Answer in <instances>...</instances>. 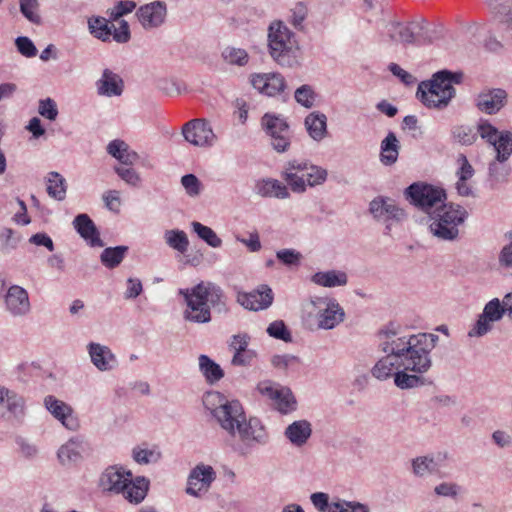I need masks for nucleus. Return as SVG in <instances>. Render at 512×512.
<instances>
[{
	"instance_id": "f257e3e1",
	"label": "nucleus",
	"mask_w": 512,
	"mask_h": 512,
	"mask_svg": "<svg viewBox=\"0 0 512 512\" xmlns=\"http://www.w3.org/2000/svg\"><path fill=\"white\" fill-rule=\"evenodd\" d=\"M179 294L184 297L187 305L183 317L192 323L210 322V308L223 304V291L212 282L201 281L190 289H180Z\"/></svg>"
},
{
	"instance_id": "f03ea898",
	"label": "nucleus",
	"mask_w": 512,
	"mask_h": 512,
	"mask_svg": "<svg viewBox=\"0 0 512 512\" xmlns=\"http://www.w3.org/2000/svg\"><path fill=\"white\" fill-rule=\"evenodd\" d=\"M268 46L271 57L280 66H300L302 55L295 34L282 21H273L269 25Z\"/></svg>"
},
{
	"instance_id": "7ed1b4c3",
	"label": "nucleus",
	"mask_w": 512,
	"mask_h": 512,
	"mask_svg": "<svg viewBox=\"0 0 512 512\" xmlns=\"http://www.w3.org/2000/svg\"><path fill=\"white\" fill-rule=\"evenodd\" d=\"M461 79V73L438 71L431 80L423 81L418 85L416 96L426 107L442 109L455 95L453 84L460 83Z\"/></svg>"
},
{
	"instance_id": "20e7f679",
	"label": "nucleus",
	"mask_w": 512,
	"mask_h": 512,
	"mask_svg": "<svg viewBox=\"0 0 512 512\" xmlns=\"http://www.w3.org/2000/svg\"><path fill=\"white\" fill-rule=\"evenodd\" d=\"M467 218L468 212L464 207L444 203L429 213V231L441 241H456Z\"/></svg>"
},
{
	"instance_id": "39448f33",
	"label": "nucleus",
	"mask_w": 512,
	"mask_h": 512,
	"mask_svg": "<svg viewBox=\"0 0 512 512\" xmlns=\"http://www.w3.org/2000/svg\"><path fill=\"white\" fill-rule=\"evenodd\" d=\"M325 168L314 165L307 160H289L281 172L282 179L292 192L302 194L307 187L322 185L327 180Z\"/></svg>"
},
{
	"instance_id": "423d86ee",
	"label": "nucleus",
	"mask_w": 512,
	"mask_h": 512,
	"mask_svg": "<svg viewBox=\"0 0 512 512\" xmlns=\"http://www.w3.org/2000/svg\"><path fill=\"white\" fill-rule=\"evenodd\" d=\"M203 404L223 430L236 435V425L246 417L238 400H228L222 393L212 391L204 395Z\"/></svg>"
},
{
	"instance_id": "0eeeda50",
	"label": "nucleus",
	"mask_w": 512,
	"mask_h": 512,
	"mask_svg": "<svg viewBox=\"0 0 512 512\" xmlns=\"http://www.w3.org/2000/svg\"><path fill=\"white\" fill-rule=\"evenodd\" d=\"M387 35L392 42L403 45H425L435 39V31L430 29L424 21L407 23L391 22L386 26Z\"/></svg>"
},
{
	"instance_id": "6e6552de",
	"label": "nucleus",
	"mask_w": 512,
	"mask_h": 512,
	"mask_svg": "<svg viewBox=\"0 0 512 512\" xmlns=\"http://www.w3.org/2000/svg\"><path fill=\"white\" fill-rule=\"evenodd\" d=\"M236 434L239 437V443L233 449L242 457L249 456L255 447L265 446L270 441L266 427L257 417H245L236 425Z\"/></svg>"
},
{
	"instance_id": "1a4fd4ad",
	"label": "nucleus",
	"mask_w": 512,
	"mask_h": 512,
	"mask_svg": "<svg viewBox=\"0 0 512 512\" xmlns=\"http://www.w3.org/2000/svg\"><path fill=\"white\" fill-rule=\"evenodd\" d=\"M380 335L386 338L381 343L383 352L400 359L404 369L419 373L418 360L414 358L417 356L414 352L416 350V347H414L415 341H413L414 335L398 337L397 332L392 329L382 330Z\"/></svg>"
},
{
	"instance_id": "9d476101",
	"label": "nucleus",
	"mask_w": 512,
	"mask_h": 512,
	"mask_svg": "<svg viewBox=\"0 0 512 512\" xmlns=\"http://www.w3.org/2000/svg\"><path fill=\"white\" fill-rule=\"evenodd\" d=\"M405 195L411 204L428 215L436 207L443 205L446 200V193L442 188L422 182L413 183L407 187Z\"/></svg>"
},
{
	"instance_id": "9b49d317",
	"label": "nucleus",
	"mask_w": 512,
	"mask_h": 512,
	"mask_svg": "<svg viewBox=\"0 0 512 512\" xmlns=\"http://www.w3.org/2000/svg\"><path fill=\"white\" fill-rule=\"evenodd\" d=\"M261 127L269 137V143L277 153H285L291 145V131L287 121L280 115L265 113Z\"/></svg>"
},
{
	"instance_id": "f8f14e48",
	"label": "nucleus",
	"mask_w": 512,
	"mask_h": 512,
	"mask_svg": "<svg viewBox=\"0 0 512 512\" xmlns=\"http://www.w3.org/2000/svg\"><path fill=\"white\" fill-rule=\"evenodd\" d=\"M506 314L503 304L498 298H493L484 306L483 312L472 329L469 330V337H482L492 330V324L500 321Z\"/></svg>"
},
{
	"instance_id": "ddd939ff",
	"label": "nucleus",
	"mask_w": 512,
	"mask_h": 512,
	"mask_svg": "<svg viewBox=\"0 0 512 512\" xmlns=\"http://www.w3.org/2000/svg\"><path fill=\"white\" fill-rule=\"evenodd\" d=\"M216 479V472L212 466L205 464L196 465L188 476L186 493L193 497H200L206 493Z\"/></svg>"
},
{
	"instance_id": "4468645a",
	"label": "nucleus",
	"mask_w": 512,
	"mask_h": 512,
	"mask_svg": "<svg viewBox=\"0 0 512 512\" xmlns=\"http://www.w3.org/2000/svg\"><path fill=\"white\" fill-rule=\"evenodd\" d=\"M182 134L187 142L198 147L211 146L215 140V134L205 119H193L185 123Z\"/></svg>"
},
{
	"instance_id": "2eb2a0df",
	"label": "nucleus",
	"mask_w": 512,
	"mask_h": 512,
	"mask_svg": "<svg viewBox=\"0 0 512 512\" xmlns=\"http://www.w3.org/2000/svg\"><path fill=\"white\" fill-rule=\"evenodd\" d=\"M272 289L266 285H259L251 292H238L237 302L245 309L259 311L269 308L273 303Z\"/></svg>"
},
{
	"instance_id": "dca6fc26",
	"label": "nucleus",
	"mask_w": 512,
	"mask_h": 512,
	"mask_svg": "<svg viewBox=\"0 0 512 512\" xmlns=\"http://www.w3.org/2000/svg\"><path fill=\"white\" fill-rule=\"evenodd\" d=\"M46 409L59 420L62 425L71 431H77L80 428V422L73 408L62 400L52 395L44 398Z\"/></svg>"
},
{
	"instance_id": "f3484780",
	"label": "nucleus",
	"mask_w": 512,
	"mask_h": 512,
	"mask_svg": "<svg viewBox=\"0 0 512 512\" xmlns=\"http://www.w3.org/2000/svg\"><path fill=\"white\" fill-rule=\"evenodd\" d=\"M318 305V328L330 330L344 321V309L335 299H320Z\"/></svg>"
},
{
	"instance_id": "a211bd4d",
	"label": "nucleus",
	"mask_w": 512,
	"mask_h": 512,
	"mask_svg": "<svg viewBox=\"0 0 512 512\" xmlns=\"http://www.w3.org/2000/svg\"><path fill=\"white\" fill-rule=\"evenodd\" d=\"M4 303L6 310L13 317H24L31 311L28 292L19 285H12L8 288Z\"/></svg>"
},
{
	"instance_id": "6ab92c4d",
	"label": "nucleus",
	"mask_w": 512,
	"mask_h": 512,
	"mask_svg": "<svg viewBox=\"0 0 512 512\" xmlns=\"http://www.w3.org/2000/svg\"><path fill=\"white\" fill-rule=\"evenodd\" d=\"M439 340L438 335L432 333H418L414 335L416 350L414 351L418 360L419 373H426L432 366L431 351L436 347Z\"/></svg>"
},
{
	"instance_id": "aec40b11",
	"label": "nucleus",
	"mask_w": 512,
	"mask_h": 512,
	"mask_svg": "<svg viewBox=\"0 0 512 512\" xmlns=\"http://www.w3.org/2000/svg\"><path fill=\"white\" fill-rule=\"evenodd\" d=\"M369 210L378 220L401 222L406 218L405 211L398 207L393 199L377 197L370 202Z\"/></svg>"
},
{
	"instance_id": "412c9836",
	"label": "nucleus",
	"mask_w": 512,
	"mask_h": 512,
	"mask_svg": "<svg viewBox=\"0 0 512 512\" xmlns=\"http://www.w3.org/2000/svg\"><path fill=\"white\" fill-rule=\"evenodd\" d=\"M507 103V92L501 88H492L477 95L476 107L481 112L493 115L498 113Z\"/></svg>"
},
{
	"instance_id": "4be33fe9",
	"label": "nucleus",
	"mask_w": 512,
	"mask_h": 512,
	"mask_svg": "<svg viewBox=\"0 0 512 512\" xmlns=\"http://www.w3.org/2000/svg\"><path fill=\"white\" fill-rule=\"evenodd\" d=\"M86 450L87 443L85 440L81 436H75L60 446L57 457L61 465L72 466L83 459V454Z\"/></svg>"
},
{
	"instance_id": "5701e85b",
	"label": "nucleus",
	"mask_w": 512,
	"mask_h": 512,
	"mask_svg": "<svg viewBox=\"0 0 512 512\" xmlns=\"http://www.w3.org/2000/svg\"><path fill=\"white\" fill-rule=\"evenodd\" d=\"M251 84L260 93L267 96L278 95L286 87L285 79L280 73L254 74L251 77Z\"/></svg>"
},
{
	"instance_id": "b1692460",
	"label": "nucleus",
	"mask_w": 512,
	"mask_h": 512,
	"mask_svg": "<svg viewBox=\"0 0 512 512\" xmlns=\"http://www.w3.org/2000/svg\"><path fill=\"white\" fill-rule=\"evenodd\" d=\"M24 399L14 391L0 386V415L20 420L24 416Z\"/></svg>"
},
{
	"instance_id": "393cba45",
	"label": "nucleus",
	"mask_w": 512,
	"mask_h": 512,
	"mask_svg": "<svg viewBox=\"0 0 512 512\" xmlns=\"http://www.w3.org/2000/svg\"><path fill=\"white\" fill-rule=\"evenodd\" d=\"M166 14V5L160 1L141 6L136 12L139 22L145 29H152L162 25Z\"/></svg>"
},
{
	"instance_id": "a878e982",
	"label": "nucleus",
	"mask_w": 512,
	"mask_h": 512,
	"mask_svg": "<svg viewBox=\"0 0 512 512\" xmlns=\"http://www.w3.org/2000/svg\"><path fill=\"white\" fill-rule=\"evenodd\" d=\"M87 350L91 362L99 371H111L118 366V360L108 346L90 342L87 346Z\"/></svg>"
},
{
	"instance_id": "bb28decb",
	"label": "nucleus",
	"mask_w": 512,
	"mask_h": 512,
	"mask_svg": "<svg viewBox=\"0 0 512 512\" xmlns=\"http://www.w3.org/2000/svg\"><path fill=\"white\" fill-rule=\"evenodd\" d=\"M125 488L120 491L124 498L132 504H140L147 496L150 482L144 476H138L132 479L131 471H127Z\"/></svg>"
},
{
	"instance_id": "cd10ccee",
	"label": "nucleus",
	"mask_w": 512,
	"mask_h": 512,
	"mask_svg": "<svg viewBox=\"0 0 512 512\" xmlns=\"http://www.w3.org/2000/svg\"><path fill=\"white\" fill-rule=\"evenodd\" d=\"M73 226L78 234L88 243L91 247H103L104 242L100 238V233L87 214H79L73 220Z\"/></svg>"
},
{
	"instance_id": "c85d7f7f",
	"label": "nucleus",
	"mask_w": 512,
	"mask_h": 512,
	"mask_svg": "<svg viewBox=\"0 0 512 512\" xmlns=\"http://www.w3.org/2000/svg\"><path fill=\"white\" fill-rule=\"evenodd\" d=\"M96 88L101 96H120L124 90V82L118 74L110 69H104L101 78L96 82Z\"/></svg>"
},
{
	"instance_id": "c756f323",
	"label": "nucleus",
	"mask_w": 512,
	"mask_h": 512,
	"mask_svg": "<svg viewBox=\"0 0 512 512\" xmlns=\"http://www.w3.org/2000/svg\"><path fill=\"white\" fill-rule=\"evenodd\" d=\"M312 435V425L308 420H297L289 424L284 436L296 447L304 446Z\"/></svg>"
},
{
	"instance_id": "7c9ffc66",
	"label": "nucleus",
	"mask_w": 512,
	"mask_h": 512,
	"mask_svg": "<svg viewBox=\"0 0 512 512\" xmlns=\"http://www.w3.org/2000/svg\"><path fill=\"white\" fill-rule=\"evenodd\" d=\"M107 153L121 164L132 166L140 161V155L123 140L115 139L107 145Z\"/></svg>"
},
{
	"instance_id": "2f4dec72",
	"label": "nucleus",
	"mask_w": 512,
	"mask_h": 512,
	"mask_svg": "<svg viewBox=\"0 0 512 512\" xmlns=\"http://www.w3.org/2000/svg\"><path fill=\"white\" fill-rule=\"evenodd\" d=\"M256 193L261 197L287 199L290 197L288 187L277 179L267 178L256 183Z\"/></svg>"
},
{
	"instance_id": "473e14b6",
	"label": "nucleus",
	"mask_w": 512,
	"mask_h": 512,
	"mask_svg": "<svg viewBox=\"0 0 512 512\" xmlns=\"http://www.w3.org/2000/svg\"><path fill=\"white\" fill-rule=\"evenodd\" d=\"M126 472L114 466L108 467L101 475V486L104 490L120 493L125 488L126 478H128Z\"/></svg>"
},
{
	"instance_id": "72a5a7b5",
	"label": "nucleus",
	"mask_w": 512,
	"mask_h": 512,
	"mask_svg": "<svg viewBox=\"0 0 512 512\" xmlns=\"http://www.w3.org/2000/svg\"><path fill=\"white\" fill-rule=\"evenodd\" d=\"M400 368H404L402 361L396 358V356L387 354L375 363L371 369V374L376 379L382 381L394 376V373Z\"/></svg>"
},
{
	"instance_id": "f704fd0d",
	"label": "nucleus",
	"mask_w": 512,
	"mask_h": 512,
	"mask_svg": "<svg viewBox=\"0 0 512 512\" xmlns=\"http://www.w3.org/2000/svg\"><path fill=\"white\" fill-rule=\"evenodd\" d=\"M309 136L315 141H321L327 135V117L324 113L314 111L308 114L304 121Z\"/></svg>"
},
{
	"instance_id": "c9c22d12",
	"label": "nucleus",
	"mask_w": 512,
	"mask_h": 512,
	"mask_svg": "<svg viewBox=\"0 0 512 512\" xmlns=\"http://www.w3.org/2000/svg\"><path fill=\"white\" fill-rule=\"evenodd\" d=\"M380 161L385 166L396 163L400 150V143L395 133L389 132L380 144Z\"/></svg>"
},
{
	"instance_id": "e433bc0d",
	"label": "nucleus",
	"mask_w": 512,
	"mask_h": 512,
	"mask_svg": "<svg viewBox=\"0 0 512 512\" xmlns=\"http://www.w3.org/2000/svg\"><path fill=\"white\" fill-rule=\"evenodd\" d=\"M311 281L318 286L332 288L345 286L348 282V276L340 270L320 271L312 275Z\"/></svg>"
},
{
	"instance_id": "4c0bfd02",
	"label": "nucleus",
	"mask_w": 512,
	"mask_h": 512,
	"mask_svg": "<svg viewBox=\"0 0 512 512\" xmlns=\"http://www.w3.org/2000/svg\"><path fill=\"white\" fill-rule=\"evenodd\" d=\"M412 473L416 477H427L440 471V462L433 455L418 456L411 461Z\"/></svg>"
},
{
	"instance_id": "58836bf2",
	"label": "nucleus",
	"mask_w": 512,
	"mask_h": 512,
	"mask_svg": "<svg viewBox=\"0 0 512 512\" xmlns=\"http://www.w3.org/2000/svg\"><path fill=\"white\" fill-rule=\"evenodd\" d=\"M510 40V36L503 31V25L493 23L483 40V46L489 52L500 53L504 49V43Z\"/></svg>"
},
{
	"instance_id": "ea45409f",
	"label": "nucleus",
	"mask_w": 512,
	"mask_h": 512,
	"mask_svg": "<svg viewBox=\"0 0 512 512\" xmlns=\"http://www.w3.org/2000/svg\"><path fill=\"white\" fill-rule=\"evenodd\" d=\"M199 370L209 384H214L224 377V371L207 355H200L198 358Z\"/></svg>"
},
{
	"instance_id": "a19ab883",
	"label": "nucleus",
	"mask_w": 512,
	"mask_h": 512,
	"mask_svg": "<svg viewBox=\"0 0 512 512\" xmlns=\"http://www.w3.org/2000/svg\"><path fill=\"white\" fill-rule=\"evenodd\" d=\"M47 193L57 200L63 201L66 198L67 183L65 178L58 172L52 171L47 175Z\"/></svg>"
},
{
	"instance_id": "79ce46f5",
	"label": "nucleus",
	"mask_w": 512,
	"mask_h": 512,
	"mask_svg": "<svg viewBox=\"0 0 512 512\" xmlns=\"http://www.w3.org/2000/svg\"><path fill=\"white\" fill-rule=\"evenodd\" d=\"M128 250V246L124 245L105 248L100 255V261L106 268L114 269L121 264Z\"/></svg>"
},
{
	"instance_id": "37998d69",
	"label": "nucleus",
	"mask_w": 512,
	"mask_h": 512,
	"mask_svg": "<svg viewBox=\"0 0 512 512\" xmlns=\"http://www.w3.org/2000/svg\"><path fill=\"white\" fill-rule=\"evenodd\" d=\"M411 370L400 368L394 373V384L402 389H412L423 386L425 384L424 378L420 376L422 373L408 374Z\"/></svg>"
},
{
	"instance_id": "c03bdc74",
	"label": "nucleus",
	"mask_w": 512,
	"mask_h": 512,
	"mask_svg": "<svg viewBox=\"0 0 512 512\" xmlns=\"http://www.w3.org/2000/svg\"><path fill=\"white\" fill-rule=\"evenodd\" d=\"M164 239L166 244L177 252L181 254L187 252L189 239L184 231L179 229L166 230L164 233Z\"/></svg>"
},
{
	"instance_id": "a18cd8bd",
	"label": "nucleus",
	"mask_w": 512,
	"mask_h": 512,
	"mask_svg": "<svg viewBox=\"0 0 512 512\" xmlns=\"http://www.w3.org/2000/svg\"><path fill=\"white\" fill-rule=\"evenodd\" d=\"M508 160L499 161L495 157L488 165L489 178L495 183H504L508 181L511 174V166L507 163Z\"/></svg>"
},
{
	"instance_id": "49530a36",
	"label": "nucleus",
	"mask_w": 512,
	"mask_h": 512,
	"mask_svg": "<svg viewBox=\"0 0 512 512\" xmlns=\"http://www.w3.org/2000/svg\"><path fill=\"white\" fill-rule=\"evenodd\" d=\"M496 152L495 157L501 160H509L512 155V132L509 130L500 131L495 144H491Z\"/></svg>"
},
{
	"instance_id": "de8ad7c7",
	"label": "nucleus",
	"mask_w": 512,
	"mask_h": 512,
	"mask_svg": "<svg viewBox=\"0 0 512 512\" xmlns=\"http://www.w3.org/2000/svg\"><path fill=\"white\" fill-rule=\"evenodd\" d=\"M455 142L463 146L473 145L477 141V132L468 125H456L451 130Z\"/></svg>"
},
{
	"instance_id": "09e8293b",
	"label": "nucleus",
	"mask_w": 512,
	"mask_h": 512,
	"mask_svg": "<svg viewBox=\"0 0 512 512\" xmlns=\"http://www.w3.org/2000/svg\"><path fill=\"white\" fill-rule=\"evenodd\" d=\"M192 230L197 234V236L207 243L210 247L219 248L222 245L221 238L216 234V232L208 227L203 225L200 222L193 221L191 223Z\"/></svg>"
},
{
	"instance_id": "8fccbe9b",
	"label": "nucleus",
	"mask_w": 512,
	"mask_h": 512,
	"mask_svg": "<svg viewBox=\"0 0 512 512\" xmlns=\"http://www.w3.org/2000/svg\"><path fill=\"white\" fill-rule=\"evenodd\" d=\"M90 32L98 39L107 41L112 35L114 25H109V22L103 17L92 18L88 21Z\"/></svg>"
},
{
	"instance_id": "3c124183",
	"label": "nucleus",
	"mask_w": 512,
	"mask_h": 512,
	"mask_svg": "<svg viewBox=\"0 0 512 512\" xmlns=\"http://www.w3.org/2000/svg\"><path fill=\"white\" fill-rule=\"evenodd\" d=\"M38 0H19V8L22 15L31 23L40 25L42 18L39 13Z\"/></svg>"
},
{
	"instance_id": "603ef678",
	"label": "nucleus",
	"mask_w": 512,
	"mask_h": 512,
	"mask_svg": "<svg viewBox=\"0 0 512 512\" xmlns=\"http://www.w3.org/2000/svg\"><path fill=\"white\" fill-rule=\"evenodd\" d=\"M222 57L226 63L238 66H245L249 60L246 50L235 47H226L222 52Z\"/></svg>"
},
{
	"instance_id": "864d4df0",
	"label": "nucleus",
	"mask_w": 512,
	"mask_h": 512,
	"mask_svg": "<svg viewBox=\"0 0 512 512\" xmlns=\"http://www.w3.org/2000/svg\"><path fill=\"white\" fill-rule=\"evenodd\" d=\"M277 404V408L281 413H288L295 410L296 400L289 388H280L278 396L273 398Z\"/></svg>"
},
{
	"instance_id": "5fc2aeb1",
	"label": "nucleus",
	"mask_w": 512,
	"mask_h": 512,
	"mask_svg": "<svg viewBox=\"0 0 512 512\" xmlns=\"http://www.w3.org/2000/svg\"><path fill=\"white\" fill-rule=\"evenodd\" d=\"M477 137L480 136L488 144H495V140L499 137L500 131L490 123L487 119H480L476 126Z\"/></svg>"
},
{
	"instance_id": "6e6d98bb",
	"label": "nucleus",
	"mask_w": 512,
	"mask_h": 512,
	"mask_svg": "<svg viewBox=\"0 0 512 512\" xmlns=\"http://www.w3.org/2000/svg\"><path fill=\"white\" fill-rule=\"evenodd\" d=\"M133 459L138 464L156 463L161 459V452L157 449H143L136 447L133 449Z\"/></svg>"
},
{
	"instance_id": "4d7b16f0",
	"label": "nucleus",
	"mask_w": 512,
	"mask_h": 512,
	"mask_svg": "<svg viewBox=\"0 0 512 512\" xmlns=\"http://www.w3.org/2000/svg\"><path fill=\"white\" fill-rule=\"evenodd\" d=\"M315 92L310 85L304 84L296 89L294 98L298 104L305 108H311L315 102Z\"/></svg>"
},
{
	"instance_id": "13d9d810",
	"label": "nucleus",
	"mask_w": 512,
	"mask_h": 512,
	"mask_svg": "<svg viewBox=\"0 0 512 512\" xmlns=\"http://www.w3.org/2000/svg\"><path fill=\"white\" fill-rule=\"evenodd\" d=\"M266 331L270 337L275 339H279L284 342L292 341V335L282 320H276L270 323Z\"/></svg>"
},
{
	"instance_id": "bf43d9fd",
	"label": "nucleus",
	"mask_w": 512,
	"mask_h": 512,
	"mask_svg": "<svg viewBox=\"0 0 512 512\" xmlns=\"http://www.w3.org/2000/svg\"><path fill=\"white\" fill-rule=\"evenodd\" d=\"M329 512H370L368 506L356 501L334 502Z\"/></svg>"
},
{
	"instance_id": "052dcab7",
	"label": "nucleus",
	"mask_w": 512,
	"mask_h": 512,
	"mask_svg": "<svg viewBox=\"0 0 512 512\" xmlns=\"http://www.w3.org/2000/svg\"><path fill=\"white\" fill-rule=\"evenodd\" d=\"M38 113L42 117H44L50 121L56 120L58 113H59L56 102L52 98H49V97L45 98V99H41L39 101V105H38Z\"/></svg>"
},
{
	"instance_id": "680f3d73",
	"label": "nucleus",
	"mask_w": 512,
	"mask_h": 512,
	"mask_svg": "<svg viewBox=\"0 0 512 512\" xmlns=\"http://www.w3.org/2000/svg\"><path fill=\"white\" fill-rule=\"evenodd\" d=\"M114 171L128 185L137 187L141 182V177L139 173L133 168L115 166Z\"/></svg>"
},
{
	"instance_id": "e2e57ef3",
	"label": "nucleus",
	"mask_w": 512,
	"mask_h": 512,
	"mask_svg": "<svg viewBox=\"0 0 512 512\" xmlns=\"http://www.w3.org/2000/svg\"><path fill=\"white\" fill-rule=\"evenodd\" d=\"M181 184L190 197H197L201 193V182L194 174H186L181 178Z\"/></svg>"
},
{
	"instance_id": "0e129e2a",
	"label": "nucleus",
	"mask_w": 512,
	"mask_h": 512,
	"mask_svg": "<svg viewBox=\"0 0 512 512\" xmlns=\"http://www.w3.org/2000/svg\"><path fill=\"white\" fill-rule=\"evenodd\" d=\"M277 259L286 266H298L302 255L294 249H282L276 252Z\"/></svg>"
},
{
	"instance_id": "69168bd1",
	"label": "nucleus",
	"mask_w": 512,
	"mask_h": 512,
	"mask_svg": "<svg viewBox=\"0 0 512 512\" xmlns=\"http://www.w3.org/2000/svg\"><path fill=\"white\" fill-rule=\"evenodd\" d=\"M15 45L20 54L27 58L36 56L37 49L32 40L26 36H19L15 40Z\"/></svg>"
},
{
	"instance_id": "338daca9",
	"label": "nucleus",
	"mask_w": 512,
	"mask_h": 512,
	"mask_svg": "<svg viewBox=\"0 0 512 512\" xmlns=\"http://www.w3.org/2000/svg\"><path fill=\"white\" fill-rule=\"evenodd\" d=\"M307 14L308 9L306 5L303 2L296 3L295 6L291 9V24L297 29H302V24L306 19Z\"/></svg>"
},
{
	"instance_id": "774afa93",
	"label": "nucleus",
	"mask_w": 512,
	"mask_h": 512,
	"mask_svg": "<svg viewBox=\"0 0 512 512\" xmlns=\"http://www.w3.org/2000/svg\"><path fill=\"white\" fill-rule=\"evenodd\" d=\"M496 24L503 25V31L506 35L510 36L512 40V9L511 7L506 10H499L495 16Z\"/></svg>"
}]
</instances>
